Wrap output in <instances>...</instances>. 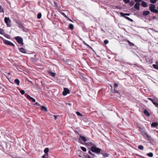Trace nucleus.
<instances>
[{
  "label": "nucleus",
  "instance_id": "nucleus-2",
  "mask_svg": "<svg viewBox=\"0 0 158 158\" xmlns=\"http://www.w3.org/2000/svg\"><path fill=\"white\" fill-rule=\"evenodd\" d=\"M90 150L92 152L96 153L97 154L100 153L102 149L98 148H97L96 145L92 146L90 148Z\"/></svg>",
  "mask_w": 158,
  "mask_h": 158
},
{
  "label": "nucleus",
  "instance_id": "nucleus-57",
  "mask_svg": "<svg viewBox=\"0 0 158 158\" xmlns=\"http://www.w3.org/2000/svg\"><path fill=\"white\" fill-rule=\"evenodd\" d=\"M88 158H91V157L90 156H89V155H88Z\"/></svg>",
  "mask_w": 158,
  "mask_h": 158
},
{
  "label": "nucleus",
  "instance_id": "nucleus-16",
  "mask_svg": "<svg viewBox=\"0 0 158 158\" xmlns=\"http://www.w3.org/2000/svg\"><path fill=\"white\" fill-rule=\"evenodd\" d=\"M149 14L150 12L148 11H144L143 12V15L144 16L147 15Z\"/></svg>",
  "mask_w": 158,
  "mask_h": 158
},
{
  "label": "nucleus",
  "instance_id": "nucleus-36",
  "mask_svg": "<svg viewBox=\"0 0 158 158\" xmlns=\"http://www.w3.org/2000/svg\"><path fill=\"white\" fill-rule=\"evenodd\" d=\"M150 2L151 3L154 4L156 2V0H150Z\"/></svg>",
  "mask_w": 158,
  "mask_h": 158
},
{
  "label": "nucleus",
  "instance_id": "nucleus-9",
  "mask_svg": "<svg viewBox=\"0 0 158 158\" xmlns=\"http://www.w3.org/2000/svg\"><path fill=\"white\" fill-rule=\"evenodd\" d=\"M64 90L62 93V94L64 96H65L67 94H69L70 93L69 90L68 88H64Z\"/></svg>",
  "mask_w": 158,
  "mask_h": 158
},
{
  "label": "nucleus",
  "instance_id": "nucleus-38",
  "mask_svg": "<svg viewBox=\"0 0 158 158\" xmlns=\"http://www.w3.org/2000/svg\"><path fill=\"white\" fill-rule=\"evenodd\" d=\"M153 104L154 105H155V106L156 107H158V103H157L156 102H154L153 103Z\"/></svg>",
  "mask_w": 158,
  "mask_h": 158
},
{
  "label": "nucleus",
  "instance_id": "nucleus-51",
  "mask_svg": "<svg viewBox=\"0 0 158 158\" xmlns=\"http://www.w3.org/2000/svg\"><path fill=\"white\" fill-rule=\"evenodd\" d=\"M66 19L69 21H71V22L72 21V20L70 19L68 17V18H66Z\"/></svg>",
  "mask_w": 158,
  "mask_h": 158
},
{
  "label": "nucleus",
  "instance_id": "nucleus-60",
  "mask_svg": "<svg viewBox=\"0 0 158 158\" xmlns=\"http://www.w3.org/2000/svg\"><path fill=\"white\" fill-rule=\"evenodd\" d=\"M116 7L117 8V9H119V8H118V6H116Z\"/></svg>",
  "mask_w": 158,
  "mask_h": 158
},
{
  "label": "nucleus",
  "instance_id": "nucleus-24",
  "mask_svg": "<svg viewBox=\"0 0 158 158\" xmlns=\"http://www.w3.org/2000/svg\"><path fill=\"white\" fill-rule=\"evenodd\" d=\"M4 10L2 6L0 5V13H4Z\"/></svg>",
  "mask_w": 158,
  "mask_h": 158
},
{
  "label": "nucleus",
  "instance_id": "nucleus-32",
  "mask_svg": "<svg viewBox=\"0 0 158 158\" xmlns=\"http://www.w3.org/2000/svg\"><path fill=\"white\" fill-rule=\"evenodd\" d=\"M81 149L84 152H86V148L84 147H81Z\"/></svg>",
  "mask_w": 158,
  "mask_h": 158
},
{
  "label": "nucleus",
  "instance_id": "nucleus-35",
  "mask_svg": "<svg viewBox=\"0 0 158 158\" xmlns=\"http://www.w3.org/2000/svg\"><path fill=\"white\" fill-rule=\"evenodd\" d=\"M50 73L52 77H55V73H53L52 72H49Z\"/></svg>",
  "mask_w": 158,
  "mask_h": 158
},
{
  "label": "nucleus",
  "instance_id": "nucleus-22",
  "mask_svg": "<svg viewBox=\"0 0 158 158\" xmlns=\"http://www.w3.org/2000/svg\"><path fill=\"white\" fill-rule=\"evenodd\" d=\"M49 151V148H46L44 150V152L46 154H47V155H48V152Z\"/></svg>",
  "mask_w": 158,
  "mask_h": 158
},
{
  "label": "nucleus",
  "instance_id": "nucleus-59",
  "mask_svg": "<svg viewBox=\"0 0 158 158\" xmlns=\"http://www.w3.org/2000/svg\"><path fill=\"white\" fill-rule=\"evenodd\" d=\"M78 156L79 157H81V155H79Z\"/></svg>",
  "mask_w": 158,
  "mask_h": 158
},
{
  "label": "nucleus",
  "instance_id": "nucleus-23",
  "mask_svg": "<svg viewBox=\"0 0 158 158\" xmlns=\"http://www.w3.org/2000/svg\"><path fill=\"white\" fill-rule=\"evenodd\" d=\"M69 28L71 30H73L74 28V26L73 24H70L69 25Z\"/></svg>",
  "mask_w": 158,
  "mask_h": 158
},
{
  "label": "nucleus",
  "instance_id": "nucleus-45",
  "mask_svg": "<svg viewBox=\"0 0 158 158\" xmlns=\"http://www.w3.org/2000/svg\"><path fill=\"white\" fill-rule=\"evenodd\" d=\"M34 104L35 105H36V106H40V104L38 103L37 102L35 103Z\"/></svg>",
  "mask_w": 158,
  "mask_h": 158
},
{
  "label": "nucleus",
  "instance_id": "nucleus-25",
  "mask_svg": "<svg viewBox=\"0 0 158 158\" xmlns=\"http://www.w3.org/2000/svg\"><path fill=\"white\" fill-rule=\"evenodd\" d=\"M147 155L150 157H152L153 156V154L152 152H150L147 154Z\"/></svg>",
  "mask_w": 158,
  "mask_h": 158
},
{
  "label": "nucleus",
  "instance_id": "nucleus-42",
  "mask_svg": "<svg viewBox=\"0 0 158 158\" xmlns=\"http://www.w3.org/2000/svg\"><path fill=\"white\" fill-rule=\"evenodd\" d=\"M61 14L64 16L65 18H68V17L66 16V15L63 12L61 13Z\"/></svg>",
  "mask_w": 158,
  "mask_h": 158
},
{
  "label": "nucleus",
  "instance_id": "nucleus-7",
  "mask_svg": "<svg viewBox=\"0 0 158 158\" xmlns=\"http://www.w3.org/2000/svg\"><path fill=\"white\" fill-rule=\"evenodd\" d=\"M78 140L82 144H83V143L81 142V141H82L84 142H86L88 140V139H87L85 137L81 135L79 136Z\"/></svg>",
  "mask_w": 158,
  "mask_h": 158
},
{
  "label": "nucleus",
  "instance_id": "nucleus-43",
  "mask_svg": "<svg viewBox=\"0 0 158 158\" xmlns=\"http://www.w3.org/2000/svg\"><path fill=\"white\" fill-rule=\"evenodd\" d=\"M135 1L136 3H139L140 2H142V0H135Z\"/></svg>",
  "mask_w": 158,
  "mask_h": 158
},
{
  "label": "nucleus",
  "instance_id": "nucleus-31",
  "mask_svg": "<svg viewBox=\"0 0 158 158\" xmlns=\"http://www.w3.org/2000/svg\"><path fill=\"white\" fill-rule=\"evenodd\" d=\"M152 66L156 69H158V66L157 65L155 64H153L152 65Z\"/></svg>",
  "mask_w": 158,
  "mask_h": 158
},
{
  "label": "nucleus",
  "instance_id": "nucleus-56",
  "mask_svg": "<svg viewBox=\"0 0 158 158\" xmlns=\"http://www.w3.org/2000/svg\"><path fill=\"white\" fill-rule=\"evenodd\" d=\"M75 132L77 134H79L78 132H77V131L76 130L75 131Z\"/></svg>",
  "mask_w": 158,
  "mask_h": 158
},
{
  "label": "nucleus",
  "instance_id": "nucleus-50",
  "mask_svg": "<svg viewBox=\"0 0 158 158\" xmlns=\"http://www.w3.org/2000/svg\"><path fill=\"white\" fill-rule=\"evenodd\" d=\"M113 92L114 93H116L117 92V91L114 89Z\"/></svg>",
  "mask_w": 158,
  "mask_h": 158
},
{
  "label": "nucleus",
  "instance_id": "nucleus-19",
  "mask_svg": "<svg viewBox=\"0 0 158 158\" xmlns=\"http://www.w3.org/2000/svg\"><path fill=\"white\" fill-rule=\"evenodd\" d=\"M158 125V123L157 122H153L151 124V126L152 127H155Z\"/></svg>",
  "mask_w": 158,
  "mask_h": 158
},
{
  "label": "nucleus",
  "instance_id": "nucleus-55",
  "mask_svg": "<svg viewBox=\"0 0 158 158\" xmlns=\"http://www.w3.org/2000/svg\"><path fill=\"white\" fill-rule=\"evenodd\" d=\"M41 83L42 85H44V84L43 83V81H41Z\"/></svg>",
  "mask_w": 158,
  "mask_h": 158
},
{
  "label": "nucleus",
  "instance_id": "nucleus-53",
  "mask_svg": "<svg viewBox=\"0 0 158 158\" xmlns=\"http://www.w3.org/2000/svg\"><path fill=\"white\" fill-rule=\"evenodd\" d=\"M54 116L55 117V119L56 120V119L57 116L56 115H54Z\"/></svg>",
  "mask_w": 158,
  "mask_h": 158
},
{
  "label": "nucleus",
  "instance_id": "nucleus-61",
  "mask_svg": "<svg viewBox=\"0 0 158 158\" xmlns=\"http://www.w3.org/2000/svg\"><path fill=\"white\" fill-rule=\"evenodd\" d=\"M68 104L70 106L71 105V103H68Z\"/></svg>",
  "mask_w": 158,
  "mask_h": 158
},
{
  "label": "nucleus",
  "instance_id": "nucleus-30",
  "mask_svg": "<svg viewBox=\"0 0 158 158\" xmlns=\"http://www.w3.org/2000/svg\"><path fill=\"white\" fill-rule=\"evenodd\" d=\"M27 98L30 100H31L33 98L30 97L29 95H27Z\"/></svg>",
  "mask_w": 158,
  "mask_h": 158
},
{
  "label": "nucleus",
  "instance_id": "nucleus-37",
  "mask_svg": "<svg viewBox=\"0 0 158 158\" xmlns=\"http://www.w3.org/2000/svg\"><path fill=\"white\" fill-rule=\"evenodd\" d=\"M123 1L125 3L127 4L130 2V0H123Z\"/></svg>",
  "mask_w": 158,
  "mask_h": 158
},
{
  "label": "nucleus",
  "instance_id": "nucleus-44",
  "mask_svg": "<svg viewBox=\"0 0 158 158\" xmlns=\"http://www.w3.org/2000/svg\"><path fill=\"white\" fill-rule=\"evenodd\" d=\"M76 113L77 114L78 116H81L82 115L81 114L80 112L78 111L76 112Z\"/></svg>",
  "mask_w": 158,
  "mask_h": 158
},
{
  "label": "nucleus",
  "instance_id": "nucleus-1",
  "mask_svg": "<svg viewBox=\"0 0 158 158\" xmlns=\"http://www.w3.org/2000/svg\"><path fill=\"white\" fill-rule=\"evenodd\" d=\"M139 131L141 133L142 135L145 138H147L149 140H151L152 139L151 136L148 135L147 134L143 128H140L139 129Z\"/></svg>",
  "mask_w": 158,
  "mask_h": 158
},
{
  "label": "nucleus",
  "instance_id": "nucleus-26",
  "mask_svg": "<svg viewBox=\"0 0 158 158\" xmlns=\"http://www.w3.org/2000/svg\"><path fill=\"white\" fill-rule=\"evenodd\" d=\"M138 148L140 150H143V147L142 145H139L138 146Z\"/></svg>",
  "mask_w": 158,
  "mask_h": 158
},
{
  "label": "nucleus",
  "instance_id": "nucleus-48",
  "mask_svg": "<svg viewBox=\"0 0 158 158\" xmlns=\"http://www.w3.org/2000/svg\"><path fill=\"white\" fill-rule=\"evenodd\" d=\"M10 74V73H8L7 75V76H6V77H9Z\"/></svg>",
  "mask_w": 158,
  "mask_h": 158
},
{
  "label": "nucleus",
  "instance_id": "nucleus-46",
  "mask_svg": "<svg viewBox=\"0 0 158 158\" xmlns=\"http://www.w3.org/2000/svg\"><path fill=\"white\" fill-rule=\"evenodd\" d=\"M90 155H91L92 157H93V158H94V157L96 156L94 154L92 153V154H90Z\"/></svg>",
  "mask_w": 158,
  "mask_h": 158
},
{
  "label": "nucleus",
  "instance_id": "nucleus-18",
  "mask_svg": "<svg viewBox=\"0 0 158 158\" xmlns=\"http://www.w3.org/2000/svg\"><path fill=\"white\" fill-rule=\"evenodd\" d=\"M19 51L23 53H26L25 49L23 48H20L19 49Z\"/></svg>",
  "mask_w": 158,
  "mask_h": 158
},
{
  "label": "nucleus",
  "instance_id": "nucleus-21",
  "mask_svg": "<svg viewBox=\"0 0 158 158\" xmlns=\"http://www.w3.org/2000/svg\"><path fill=\"white\" fill-rule=\"evenodd\" d=\"M85 144L89 146H90L92 145H93V146H95L94 144L91 142H88L87 143H85Z\"/></svg>",
  "mask_w": 158,
  "mask_h": 158
},
{
  "label": "nucleus",
  "instance_id": "nucleus-39",
  "mask_svg": "<svg viewBox=\"0 0 158 158\" xmlns=\"http://www.w3.org/2000/svg\"><path fill=\"white\" fill-rule=\"evenodd\" d=\"M147 99L148 100L151 101L153 103L154 102L152 99L150 98H148Z\"/></svg>",
  "mask_w": 158,
  "mask_h": 158
},
{
  "label": "nucleus",
  "instance_id": "nucleus-33",
  "mask_svg": "<svg viewBox=\"0 0 158 158\" xmlns=\"http://www.w3.org/2000/svg\"><path fill=\"white\" fill-rule=\"evenodd\" d=\"M83 43L85 45H86L88 47L92 48L88 44H87L84 41H83Z\"/></svg>",
  "mask_w": 158,
  "mask_h": 158
},
{
  "label": "nucleus",
  "instance_id": "nucleus-11",
  "mask_svg": "<svg viewBox=\"0 0 158 158\" xmlns=\"http://www.w3.org/2000/svg\"><path fill=\"white\" fill-rule=\"evenodd\" d=\"M100 154H102L104 157H107L109 155V154L104 153V152L102 151V150L100 153Z\"/></svg>",
  "mask_w": 158,
  "mask_h": 158
},
{
  "label": "nucleus",
  "instance_id": "nucleus-64",
  "mask_svg": "<svg viewBox=\"0 0 158 158\" xmlns=\"http://www.w3.org/2000/svg\"><path fill=\"white\" fill-rule=\"evenodd\" d=\"M157 158H158V157H157Z\"/></svg>",
  "mask_w": 158,
  "mask_h": 158
},
{
  "label": "nucleus",
  "instance_id": "nucleus-52",
  "mask_svg": "<svg viewBox=\"0 0 158 158\" xmlns=\"http://www.w3.org/2000/svg\"><path fill=\"white\" fill-rule=\"evenodd\" d=\"M88 153H89L90 155V154H92V152H91V151H90V150L89 151Z\"/></svg>",
  "mask_w": 158,
  "mask_h": 158
},
{
  "label": "nucleus",
  "instance_id": "nucleus-40",
  "mask_svg": "<svg viewBox=\"0 0 158 158\" xmlns=\"http://www.w3.org/2000/svg\"><path fill=\"white\" fill-rule=\"evenodd\" d=\"M109 41L107 40H105L104 41V43L105 44H106L108 43Z\"/></svg>",
  "mask_w": 158,
  "mask_h": 158
},
{
  "label": "nucleus",
  "instance_id": "nucleus-5",
  "mask_svg": "<svg viewBox=\"0 0 158 158\" xmlns=\"http://www.w3.org/2000/svg\"><path fill=\"white\" fill-rule=\"evenodd\" d=\"M15 39L19 44L22 45V46L23 44V39L21 37L19 36H16L15 38Z\"/></svg>",
  "mask_w": 158,
  "mask_h": 158
},
{
  "label": "nucleus",
  "instance_id": "nucleus-41",
  "mask_svg": "<svg viewBox=\"0 0 158 158\" xmlns=\"http://www.w3.org/2000/svg\"><path fill=\"white\" fill-rule=\"evenodd\" d=\"M20 92L23 95L25 93V92L24 90H21L20 91Z\"/></svg>",
  "mask_w": 158,
  "mask_h": 158
},
{
  "label": "nucleus",
  "instance_id": "nucleus-54",
  "mask_svg": "<svg viewBox=\"0 0 158 158\" xmlns=\"http://www.w3.org/2000/svg\"><path fill=\"white\" fill-rule=\"evenodd\" d=\"M42 157L43 158H46L44 155L42 156Z\"/></svg>",
  "mask_w": 158,
  "mask_h": 158
},
{
  "label": "nucleus",
  "instance_id": "nucleus-63",
  "mask_svg": "<svg viewBox=\"0 0 158 158\" xmlns=\"http://www.w3.org/2000/svg\"><path fill=\"white\" fill-rule=\"evenodd\" d=\"M0 87H1V86H0Z\"/></svg>",
  "mask_w": 158,
  "mask_h": 158
},
{
  "label": "nucleus",
  "instance_id": "nucleus-8",
  "mask_svg": "<svg viewBox=\"0 0 158 158\" xmlns=\"http://www.w3.org/2000/svg\"><path fill=\"white\" fill-rule=\"evenodd\" d=\"M2 40L3 43L6 45H11L14 47L15 46L14 44L11 42L7 40H5L3 38H2Z\"/></svg>",
  "mask_w": 158,
  "mask_h": 158
},
{
  "label": "nucleus",
  "instance_id": "nucleus-58",
  "mask_svg": "<svg viewBox=\"0 0 158 158\" xmlns=\"http://www.w3.org/2000/svg\"><path fill=\"white\" fill-rule=\"evenodd\" d=\"M156 63L157 64L156 65H158V61H156Z\"/></svg>",
  "mask_w": 158,
  "mask_h": 158
},
{
  "label": "nucleus",
  "instance_id": "nucleus-29",
  "mask_svg": "<svg viewBox=\"0 0 158 158\" xmlns=\"http://www.w3.org/2000/svg\"><path fill=\"white\" fill-rule=\"evenodd\" d=\"M42 16L41 14L39 13L38 14L37 17L38 19H40L41 18Z\"/></svg>",
  "mask_w": 158,
  "mask_h": 158
},
{
  "label": "nucleus",
  "instance_id": "nucleus-28",
  "mask_svg": "<svg viewBox=\"0 0 158 158\" xmlns=\"http://www.w3.org/2000/svg\"><path fill=\"white\" fill-rule=\"evenodd\" d=\"M3 35H4V36L6 38L10 39V36L9 35L7 34H5L4 33Z\"/></svg>",
  "mask_w": 158,
  "mask_h": 158
},
{
  "label": "nucleus",
  "instance_id": "nucleus-6",
  "mask_svg": "<svg viewBox=\"0 0 158 158\" xmlns=\"http://www.w3.org/2000/svg\"><path fill=\"white\" fill-rule=\"evenodd\" d=\"M4 21L7 27H10L11 26L10 24L11 21L9 18L6 17H5L4 18Z\"/></svg>",
  "mask_w": 158,
  "mask_h": 158
},
{
  "label": "nucleus",
  "instance_id": "nucleus-20",
  "mask_svg": "<svg viewBox=\"0 0 158 158\" xmlns=\"http://www.w3.org/2000/svg\"><path fill=\"white\" fill-rule=\"evenodd\" d=\"M15 82L17 85H19L20 84V81L18 79H16L15 80Z\"/></svg>",
  "mask_w": 158,
  "mask_h": 158
},
{
  "label": "nucleus",
  "instance_id": "nucleus-3",
  "mask_svg": "<svg viewBox=\"0 0 158 158\" xmlns=\"http://www.w3.org/2000/svg\"><path fill=\"white\" fill-rule=\"evenodd\" d=\"M155 6L153 4H150L149 5V10L152 12L155 13L156 14H158V10L155 9Z\"/></svg>",
  "mask_w": 158,
  "mask_h": 158
},
{
  "label": "nucleus",
  "instance_id": "nucleus-34",
  "mask_svg": "<svg viewBox=\"0 0 158 158\" xmlns=\"http://www.w3.org/2000/svg\"><path fill=\"white\" fill-rule=\"evenodd\" d=\"M4 30L1 28H0V33L1 34L3 35L4 33Z\"/></svg>",
  "mask_w": 158,
  "mask_h": 158
},
{
  "label": "nucleus",
  "instance_id": "nucleus-17",
  "mask_svg": "<svg viewBox=\"0 0 158 158\" xmlns=\"http://www.w3.org/2000/svg\"><path fill=\"white\" fill-rule=\"evenodd\" d=\"M41 110L43 111L47 112L48 110L47 108L44 106H42L41 108Z\"/></svg>",
  "mask_w": 158,
  "mask_h": 158
},
{
  "label": "nucleus",
  "instance_id": "nucleus-15",
  "mask_svg": "<svg viewBox=\"0 0 158 158\" xmlns=\"http://www.w3.org/2000/svg\"><path fill=\"white\" fill-rule=\"evenodd\" d=\"M144 114L146 116L149 117L150 115L149 113L148 112L147 110L145 109L143 110Z\"/></svg>",
  "mask_w": 158,
  "mask_h": 158
},
{
  "label": "nucleus",
  "instance_id": "nucleus-27",
  "mask_svg": "<svg viewBox=\"0 0 158 158\" xmlns=\"http://www.w3.org/2000/svg\"><path fill=\"white\" fill-rule=\"evenodd\" d=\"M129 3L131 6H132L134 4V2L133 1H132L131 2H130Z\"/></svg>",
  "mask_w": 158,
  "mask_h": 158
},
{
  "label": "nucleus",
  "instance_id": "nucleus-49",
  "mask_svg": "<svg viewBox=\"0 0 158 158\" xmlns=\"http://www.w3.org/2000/svg\"><path fill=\"white\" fill-rule=\"evenodd\" d=\"M32 101L33 102H35V99L33 98L32 99Z\"/></svg>",
  "mask_w": 158,
  "mask_h": 158
},
{
  "label": "nucleus",
  "instance_id": "nucleus-47",
  "mask_svg": "<svg viewBox=\"0 0 158 158\" xmlns=\"http://www.w3.org/2000/svg\"><path fill=\"white\" fill-rule=\"evenodd\" d=\"M114 87H117L118 86V85L117 83H114Z\"/></svg>",
  "mask_w": 158,
  "mask_h": 158
},
{
  "label": "nucleus",
  "instance_id": "nucleus-4",
  "mask_svg": "<svg viewBox=\"0 0 158 158\" xmlns=\"http://www.w3.org/2000/svg\"><path fill=\"white\" fill-rule=\"evenodd\" d=\"M120 15L121 16L124 17L126 19H127L128 20L130 21L131 22H133V20L132 19L126 16H129L130 15V14L129 13H124L122 12H121L120 13Z\"/></svg>",
  "mask_w": 158,
  "mask_h": 158
},
{
  "label": "nucleus",
  "instance_id": "nucleus-10",
  "mask_svg": "<svg viewBox=\"0 0 158 158\" xmlns=\"http://www.w3.org/2000/svg\"><path fill=\"white\" fill-rule=\"evenodd\" d=\"M15 22L18 24V26L19 28H23V25L22 23L21 22H19V21L18 22L17 21H16Z\"/></svg>",
  "mask_w": 158,
  "mask_h": 158
},
{
  "label": "nucleus",
  "instance_id": "nucleus-62",
  "mask_svg": "<svg viewBox=\"0 0 158 158\" xmlns=\"http://www.w3.org/2000/svg\"><path fill=\"white\" fill-rule=\"evenodd\" d=\"M153 19H154L155 18V17L154 16V17H153Z\"/></svg>",
  "mask_w": 158,
  "mask_h": 158
},
{
  "label": "nucleus",
  "instance_id": "nucleus-14",
  "mask_svg": "<svg viewBox=\"0 0 158 158\" xmlns=\"http://www.w3.org/2000/svg\"><path fill=\"white\" fill-rule=\"evenodd\" d=\"M124 41H126V42H127L128 43V44H129V45L131 46V47H132V46H135V45L134 44L131 43V42L129 40H127V39H126L124 40Z\"/></svg>",
  "mask_w": 158,
  "mask_h": 158
},
{
  "label": "nucleus",
  "instance_id": "nucleus-12",
  "mask_svg": "<svg viewBox=\"0 0 158 158\" xmlns=\"http://www.w3.org/2000/svg\"><path fill=\"white\" fill-rule=\"evenodd\" d=\"M140 5V3H136L134 5V7L137 10H139V9Z\"/></svg>",
  "mask_w": 158,
  "mask_h": 158
},
{
  "label": "nucleus",
  "instance_id": "nucleus-13",
  "mask_svg": "<svg viewBox=\"0 0 158 158\" xmlns=\"http://www.w3.org/2000/svg\"><path fill=\"white\" fill-rule=\"evenodd\" d=\"M141 5L143 7H146L148 6L147 3L143 1H142L141 3Z\"/></svg>",
  "mask_w": 158,
  "mask_h": 158
}]
</instances>
